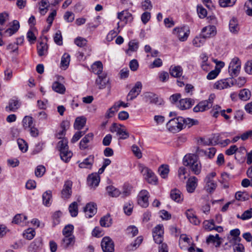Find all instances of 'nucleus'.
Instances as JSON below:
<instances>
[{
    "label": "nucleus",
    "instance_id": "obj_22",
    "mask_svg": "<svg viewBox=\"0 0 252 252\" xmlns=\"http://www.w3.org/2000/svg\"><path fill=\"white\" fill-rule=\"evenodd\" d=\"M94 134L93 133H89L86 135L80 141L79 147L81 150H85L88 148V144L93 140Z\"/></svg>",
    "mask_w": 252,
    "mask_h": 252
},
{
    "label": "nucleus",
    "instance_id": "obj_52",
    "mask_svg": "<svg viewBox=\"0 0 252 252\" xmlns=\"http://www.w3.org/2000/svg\"><path fill=\"white\" fill-rule=\"evenodd\" d=\"M203 227L205 229L211 231L215 228V223L213 220H205L203 222Z\"/></svg>",
    "mask_w": 252,
    "mask_h": 252
},
{
    "label": "nucleus",
    "instance_id": "obj_45",
    "mask_svg": "<svg viewBox=\"0 0 252 252\" xmlns=\"http://www.w3.org/2000/svg\"><path fill=\"white\" fill-rule=\"evenodd\" d=\"M236 217L237 218L243 220L251 219L252 217V208H250L245 211L242 215L237 214Z\"/></svg>",
    "mask_w": 252,
    "mask_h": 252
},
{
    "label": "nucleus",
    "instance_id": "obj_28",
    "mask_svg": "<svg viewBox=\"0 0 252 252\" xmlns=\"http://www.w3.org/2000/svg\"><path fill=\"white\" fill-rule=\"evenodd\" d=\"M170 75L176 78L180 77L183 73L182 68L179 65L172 66H171L169 69Z\"/></svg>",
    "mask_w": 252,
    "mask_h": 252
},
{
    "label": "nucleus",
    "instance_id": "obj_38",
    "mask_svg": "<svg viewBox=\"0 0 252 252\" xmlns=\"http://www.w3.org/2000/svg\"><path fill=\"white\" fill-rule=\"evenodd\" d=\"M112 224V220L109 214L102 217L100 220V224L102 227H109Z\"/></svg>",
    "mask_w": 252,
    "mask_h": 252
},
{
    "label": "nucleus",
    "instance_id": "obj_41",
    "mask_svg": "<svg viewBox=\"0 0 252 252\" xmlns=\"http://www.w3.org/2000/svg\"><path fill=\"white\" fill-rule=\"evenodd\" d=\"M251 96V91L247 89H243L240 91L239 94V98L244 101L248 100Z\"/></svg>",
    "mask_w": 252,
    "mask_h": 252
},
{
    "label": "nucleus",
    "instance_id": "obj_3",
    "mask_svg": "<svg viewBox=\"0 0 252 252\" xmlns=\"http://www.w3.org/2000/svg\"><path fill=\"white\" fill-rule=\"evenodd\" d=\"M184 120L182 117H178L171 119L167 123L168 129L173 132L179 131L184 128Z\"/></svg>",
    "mask_w": 252,
    "mask_h": 252
},
{
    "label": "nucleus",
    "instance_id": "obj_49",
    "mask_svg": "<svg viewBox=\"0 0 252 252\" xmlns=\"http://www.w3.org/2000/svg\"><path fill=\"white\" fill-rule=\"evenodd\" d=\"M205 41V38L203 36L202 37L196 36L192 40V44L194 46L199 47L203 45Z\"/></svg>",
    "mask_w": 252,
    "mask_h": 252
},
{
    "label": "nucleus",
    "instance_id": "obj_60",
    "mask_svg": "<svg viewBox=\"0 0 252 252\" xmlns=\"http://www.w3.org/2000/svg\"><path fill=\"white\" fill-rule=\"evenodd\" d=\"M62 215V213L60 211H56L54 213L53 215V225L55 226L58 224L60 222V218Z\"/></svg>",
    "mask_w": 252,
    "mask_h": 252
},
{
    "label": "nucleus",
    "instance_id": "obj_21",
    "mask_svg": "<svg viewBox=\"0 0 252 252\" xmlns=\"http://www.w3.org/2000/svg\"><path fill=\"white\" fill-rule=\"evenodd\" d=\"M94 162V156L93 155L89 156L85 158L82 162L77 161L79 167L80 168H91Z\"/></svg>",
    "mask_w": 252,
    "mask_h": 252
},
{
    "label": "nucleus",
    "instance_id": "obj_23",
    "mask_svg": "<svg viewBox=\"0 0 252 252\" xmlns=\"http://www.w3.org/2000/svg\"><path fill=\"white\" fill-rule=\"evenodd\" d=\"M194 101L191 98H185L180 100L178 107L182 110L189 109L194 104Z\"/></svg>",
    "mask_w": 252,
    "mask_h": 252
},
{
    "label": "nucleus",
    "instance_id": "obj_31",
    "mask_svg": "<svg viewBox=\"0 0 252 252\" xmlns=\"http://www.w3.org/2000/svg\"><path fill=\"white\" fill-rule=\"evenodd\" d=\"M19 27V22L17 20H14L12 23V25L6 30L5 33L11 36L18 31Z\"/></svg>",
    "mask_w": 252,
    "mask_h": 252
},
{
    "label": "nucleus",
    "instance_id": "obj_2",
    "mask_svg": "<svg viewBox=\"0 0 252 252\" xmlns=\"http://www.w3.org/2000/svg\"><path fill=\"white\" fill-rule=\"evenodd\" d=\"M138 170L144 176V179L150 184H156L157 178L154 173L149 168L142 164L138 165Z\"/></svg>",
    "mask_w": 252,
    "mask_h": 252
},
{
    "label": "nucleus",
    "instance_id": "obj_6",
    "mask_svg": "<svg viewBox=\"0 0 252 252\" xmlns=\"http://www.w3.org/2000/svg\"><path fill=\"white\" fill-rule=\"evenodd\" d=\"M95 83L99 89H103L106 87L110 89L111 88L109 79L105 73L98 76V78L95 80Z\"/></svg>",
    "mask_w": 252,
    "mask_h": 252
},
{
    "label": "nucleus",
    "instance_id": "obj_58",
    "mask_svg": "<svg viewBox=\"0 0 252 252\" xmlns=\"http://www.w3.org/2000/svg\"><path fill=\"white\" fill-rule=\"evenodd\" d=\"M45 172V167L43 165H38L35 170V175L37 177H42Z\"/></svg>",
    "mask_w": 252,
    "mask_h": 252
},
{
    "label": "nucleus",
    "instance_id": "obj_32",
    "mask_svg": "<svg viewBox=\"0 0 252 252\" xmlns=\"http://www.w3.org/2000/svg\"><path fill=\"white\" fill-rule=\"evenodd\" d=\"M27 217L21 214H17L13 218L12 222L18 224L26 225Z\"/></svg>",
    "mask_w": 252,
    "mask_h": 252
},
{
    "label": "nucleus",
    "instance_id": "obj_8",
    "mask_svg": "<svg viewBox=\"0 0 252 252\" xmlns=\"http://www.w3.org/2000/svg\"><path fill=\"white\" fill-rule=\"evenodd\" d=\"M234 85V81L231 79H221L216 82L214 88L218 90H223L230 88Z\"/></svg>",
    "mask_w": 252,
    "mask_h": 252
},
{
    "label": "nucleus",
    "instance_id": "obj_56",
    "mask_svg": "<svg viewBox=\"0 0 252 252\" xmlns=\"http://www.w3.org/2000/svg\"><path fill=\"white\" fill-rule=\"evenodd\" d=\"M220 72V69L216 67L215 69L210 71L207 76V78L208 80H212L215 79Z\"/></svg>",
    "mask_w": 252,
    "mask_h": 252
},
{
    "label": "nucleus",
    "instance_id": "obj_24",
    "mask_svg": "<svg viewBox=\"0 0 252 252\" xmlns=\"http://www.w3.org/2000/svg\"><path fill=\"white\" fill-rule=\"evenodd\" d=\"M170 197L173 200L178 203L182 202L184 199L183 195L181 191L176 189L171 190Z\"/></svg>",
    "mask_w": 252,
    "mask_h": 252
},
{
    "label": "nucleus",
    "instance_id": "obj_5",
    "mask_svg": "<svg viewBox=\"0 0 252 252\" xmlns=\"http://www.w3.org/2000/svg\"><path fill=\"white\" fill-rule=\"evenodd\" d=\"M173 34L176 36L180 41L187 40L189 34V30L185 27H176L173 30Z\"/></svg>",
    "mask_w": 252,
    "mask_h": 252
},
{
    "label": "nucleus",
    "instance_id": "obj_36",
    "mask_svg": "<svg viewBox=\"0 0 252 252\" xmlns=\"http://www.w3.org/2000/svg\"><path fill=\"white\" fill-rule=\"evenodd\" d=\"M93 72L98 76L101 75L103 70V65L100 61L95 62L92 66Z\"/></svg>",
    "mask_w": 252,
    "mask_h": 252
},
{
    "label": "nucleus",
    "instance_id": "obj_4",
    "mask_svg": "<svg viewBox=\"0 0 252 252\" xmlns=\"http://www.w3.org/2000/svg\"><path fill=\"white\" fill-rule=\"evenodd\" d=\"M241 63L237 57L234 58L229 63L228 72L232 77H236L239 74L241 69Z\"/></svg>",
    "mask_w": 252,
    "mask_h": 252
},
{
    "label": "nucleus",
    "instance_id": "obj_1",
    "mask_svg": "<svg viewBox=\"0 0 252 252\" xmlns=\"http://www.w3.org/2000/svg\"><path fill=\"white\" fill-rule=\"evenodd\" d=\"M183 164L186 166H189L191 171L198 175L201 173V164L198 161V156L195 154H189L183 158Z\"/></svg>",
    "mask_w": 252,
    "mask_h": 252
},
{
    "label": "nucleus",
    "instance_id": "obj_27",
    "mask_svg": "<svg viewBox=\"0 0 252 252\" xmlns=\"http://www.w3.org/2000/svg\"><path fill=\"white\" fill-rule=\"evenodd\" d=\"M210 108V106L208 104V102L205 101L204 100H202L199 102L193 109V110L194 112H202L205 111L209 110Z\"/></svg>",
    "mask_w": 252,
    "mask_h": 252
},
{
    "label": "nucleus",
    "instance_id": "obj_59",
    "mask_svg": "<svg viewBox=\"0 0 252 252\" xmlns=\"http://www.w3.org/2000/svg\"><path fill=\"white\" fill-rule=\"evenodd\" d=\"M169 75L167 72L162 71L158 73L159 80L161 82H165L169 79Z\"/></svg>",
    "mask_w": 252,
    "mask_h": 252
},
{
    "label": "nucleus",
    "instance_id": "obj_14",
    "mask_svg": "<svg viewBox=\"0 0 252 252\" xmlns=\"http://www.w3.org/2000/svg\"><path fill=\"white\" fill-rule=\"evenodd\" d=\"M217 150L214 147L208 148L206 150L200 149L198 147L196 149V154L198 156H205L209 158H213L216 154Z\"/></svg>",
    "mask_w": 252,
    "mask_h": 252
},
{
    "label": "nucleus",
    "instance_id": "obj_63",
    "mask_svg": "<svg viewBox=\"0 0 252 252\" xmlns=\"http://www.w3.org/2000/svg\"><path fill=\"white\" fill-rule=\"evenodd\" d=\"M87 40L81 37H78L74 40L75 44L80 47L85 46L87 44Z\"/></svg>",
    "mask_w": 252,
    "mask_h": 252
},
{
    "label": "nucleus",
    "instance_id": "obj_18",
    "mask_svg": "<svg viewBox=\"0 0 252 252\" xmlns=\"http://www.w3.org/2000/svg\"><path fill=\"white\" fill-rule=\"evenodd\" d=\"M75 242V237L74 235L64 236L61 242V247L63 249H67L69 247H72Z\"/></svg>",
    "mask_w": 252,
    "mask_h": 252
},
{
    "label": "nucleus",
    "instance_id": "obj_43",
    "mask_svg": "<svg viewBox=\"0 0 252 252\" xmlns=\"http://www.w3.org/2000/svg\"><path fill=\"white\" fill-rule=\"evenodd\" d=\"M69 212L72 217H76L78 215V204L76 202L71 203L68 207Z\"/></svg>",
    "mask_w": 252,
    "mask_h": 252
},
{
    "label": "nucleus",
    "instance_id": "obj_64",
    "mask_svg": "<svg viewBox=\"0 0 252 252\" xmlns=\"http://www.w3.org/2000/svg\"><path fill=\"white\" fill-rule=\"evenodd\" d=\"M54 42L59 45L63 44V38L61 34V32L58 31L55 34L54 36Z\"/></svg>",
    "mask_w": 252,
    "mask_h": 252
},
{
    "label": "nucleus",
    "instance_id": "obj_10",
    "mask_svg": "<svg viewBox=\"0 0 252 252\" xmlns=\"http://www.w3.org/2000/svg\"><path fill=\"white\" fill-rule=\"evenodd\" d=\"M143 96L146 102H149L151 104L160 105L162 102V100L159 99L156 94L151 92L145 93Z\"/></svg>",
    "mask_w": 252,
    "mask_h": 252
},
{
    "label": "nucleus",
    "instance_id": "obj_57",
    "mask_svg": "<svg viewBox=\"0 0 252 252\" xmlns=\"http://www.w3.org/2000/svg\"><path fill=\"white\" fill-rule=\"evenodd\" d=\"M9 20V15L6 12L0 13V30L2 26Z\"/></svg>",
    "mask_w": 252,
    "mask_h": 252
},
{
    "label": "nucleus",
    "instance_id": "obj_40",
    "mask_svg": "<svg viewBox=\"0 0 252 252\" xmlns=\"http://www.w3.org/2000/svg\"><path fill=\"white\" fill-rule=\"evenodd\" d=\"M66 150H63L60 152V157L62 160L65 162L69 161L70 159L72 156V153L68 150V149H65Z\"/></svg>",
    "mask_w": 252,
    "mask_h": 252
},
{
    "label": "nucleus",
    "instance_id": "obj_61",
    "mask_svg": "<svg viewBox=\"0 0 252 252\" xmlns=\"http://www.w3.org/2000/svg\"><path fill=\"white\" fill-rule=\"evenodd\" d=\"M133 210V205L130 202L126 203L124 206L125 213L129 216L131 214Z\"/></svg>",
    "mask_w": 252,
    "mask_h": 252
},
{
    "label": "nucleus",
    "instance_id": "obj_54",
    "mask_svg": "<svg viewBox=\"0 0 252 252\" xmlns=\"http://www.w3.org/2000/svg\"><path fill=\"white\" fill-rule=\"evenodd\" d=\"M74 229V226L71 224H68L66 225L63 230V236H70L73 235L72 231Z\"/></svg>",
    "mask_w": 252,
    "mask_h": 252
},
{
    "label": "nucleus",
    "instance_id": "obj_44",
    "mask_svg": "<svg viewBox=\"0 0 252 252\" xmlns=\"http://www.w3.org/2000/svg\"><path fill=\"white\" fill-rule=\"evenodd\" d=\"M139 47V42L136 40H132L128 43V49L126 53L128 54L129 52H136Z\"/></svg>",
    "mask_w": 252,
    "mask_h": 252
},
{
    "label": "nucleus",
    "instance_id": "obj_12",
    "mask_svg": "<svg viewBox=\"0 0 252 252\" xmlns=\"http://www.w3.org/2000/svg\"><path fill=\"white\" fill-rule=\"evenodd\" d=\"M72 182L71 181H66L63 185L62 190V198L63 199H68L70 198L72 193Z\"/></svg>",
    "mask_w": 252,
    "mask_h": 252
},
{
    "label": "nucleus",
    "instance_id": "obj_20",
    "mask_svg": "<svg viewBox=\"0 0 252 252\" xmlns=\"http://www.w3.org/2000/svg\"><path fill=\"white\" fill-rule=\"evenodd\" d=\"M118 18L121 21L124 22L126 24L132 21L133 18L132 14L127 10H124L118 14Z\"/></svg>",
    "mask_w": 252,
    "mask_h": 252
},
{
    "label": "nucleus",
    "instance_id": "obj_16",
    "mask_svg": "<svg viewBox=\"0 0 252 252\" xmlns=\"http://www.w3.org/2000/svg\"><path fill=\"white\" fill-rule=\"evenodd\" d=\"M84 211L87 218H92L96 213V205L94 203H88L84 208Z\"/></svg>",
    "mask_w": 252,
    "mask_h": 252
},
{
    "label": "nucleus",
    "instance_id": "obj_35",
    "mask_svg": "<svg viewBox=\"0 0 252 252\" xmlns=\"http://www.w3.org/2000/svg\"><path fill=\"white\" fill-rule=\"evenodd\" d=\"M230 31L233 33H238L239 31V27L237 20L235 18H232L229 22V25Z\"/></svg>",
    "mask_w": 252,
    "mask_h": 252
},
{
    "label": "nucleus",
    "instance_id": "obj_50",
    "mask_svg": "<svg viewBox=\"0 0 252 252\" xmlns=\"http://www.w3.org/2000/svg\"><path fill=\"white\" fill-rule=\"evenodd\" d=\"M35 235V232L32 228H29L26 230L23 233L24 237L28 240H32Z\"/></svg>",
    "mask_w": 252,
    "mask_h": 252
},
{
    "label": "nucleus",
    "instance_id": "obj_17",
    "mask_svg": "<svg viewBox=\"0 0 252 252\" xmlns=\"http://www.w3.org/2000/svg\"><path fill=\"white\" fill-rule=\"evenodd\" d=\"M198 179L195 176L189 178L186 185V189L188 192L192 193L194 191L197 186Z\"/></svg>",
    "mask_w": 252,
    "mask_h": 252
},
{
    "label": "nucleus",
    "instance_id": "obj_42",
    "mask_svg": "<svg viewBox=\"0 0 252 252\" xmlns=\"http://www.w3.org/2000/svg\"><path fill=\"white\" fill-rule=\"evenodd\" d=\"M169 172V166L167 165L163 164L161 165L158 168V172L159 173L160 176L162 178H166Z\"/></svg>",
    "mask_w": 252,
    "mask_h": 252
},
{
    "label": "nucleus",
    "instance_id": "obj_13",
    "mask_svg": "<svg viewBox=\"0 0 252 252\" xmlns=\"http://www.w3.org/2000/svg\"><path fill=\"white\" fill-rule=\"evenodd\" d=\"M217 33L216 28L214 26H208L202 30V36L205 39L214 37Z\"/></svg>",
    "mask_w": 252,
    "mask_h": 252
},
{
    "label": "nucleus",
    "instance_id": "obj_62",
    "mask_svg": "<svg viewBox=\"0 0 252 252\" xmlns=\"http://www.w3.org/2000/svg\"><path fill=\"white\" fill-rule=\"evenodd\" d=\"M127 233L131 235L132 237L136 236L138 233L137 228L134 225L128 226L126 229Z\"/></svg>",
    "mask_w": 252,
    "mask_h": 252
},
{
    "label": "nucleus",
    "instance_id": "obj_48",
    "mask_svg": "<svg viewBox=\"0 0 252 252\" xmlns=\"http://www.w3.org/2000/svg\"><path fill=\"white\" fill-rule=\"evenodd\" d=\"M235 198L239 201H245L249 199V195L246 192L238 191L235 194Z\"/></svg>",
    "mask_w": 252,
    "mask_h": 252
},
{
    "label": "nucleus",
    "instance_id": "obj_11",
    "mask_svg": "<svg viewBox=\"0 0 252 252\" xmlns=\"http://www.w3.org/2000/svg\"><path fill=\"white\" fill-rule=\"evenodd\" d=\"M149 193L146 190H142L138 195V203L141 207L146 208L149 205Z\"/></svg>",
    "mask_w": 252,
    "mask_h": 252
},
{
    "label": "nucleus",
    "instance_id": "obj_33",
    "mask_svg": "<svg viewBox=\"0 0 252 252\" xmlns=\"http://www.w3.org/2000/svg\"><path fill=\"white\" fill-rule=\"evenodd\" d=\"M106 190L107 194L112 197H117L121 193L118 189L113 186H109L107 187Z\"/></svg>",
    "mask_w": 252,
    "mask_h": 252
},
{
    "label": "nucleus",
    "instance_id": "obj_19",
    "mask_svg": "<svg viewBox=\"0 0 252 252\" xmlns=\"http://www.w3.org/2000/svg\"><path fill=\"white\" fill-rule=\"evenodd\" d=\"M20 102L16 98H13L9 100L8 105L5 107V110L8 112H15L20 107Z\"/></svg>",
    "mask_w": 252,
    "mask_h": 252
},
{
    "label": "nucleus",
    "instance_id": "obj_46",
    "mask_svg": "<svg viewBox=\"0 0 252 252\" xmlns=\"http://www.w3.org/2000/svg\"><path fill=\"white\" fill-rule=\"evenodd\" d=\"M143 240V239L142 236L138 237L135 241L128 247L129 250L133 251L136 250L140 246Z\"/></svg>",
    "mask_w": 252,
    "mask_h": 252
},
{
    "label": "nucleus",
    "instance_id": "obj_39",
    "mask_svg": "<svg viewBox=\"0 0 252 252\" xmlns=\"http://www.w3.org/2000/svg\"><path fill=\"white\" fill-rule=\"evenodd\" d=\"M33 119L29 116H25L22 121L23 126L25 129L31 128L33 126Z\"/></svg>",
    "mask_w": 252,
    "mask_h": 252
},
{
    "label": "nucleus",
    "instance_id": "obj_15",
    "mask_svg": "<svg viewBox=\"0 0 252 252\" xmlns=\"http://www.w3.org/2000/svg\"><path fill=\"white\" fill-rule=\"evenodd\" d=\"M110 131L112 132H117V135L120 136V138L121 139H125L127 138L129 135V133L124 129H122L116 123H113L111 127Z\"/></svg>",
    "mask_w": 252,
    "mask_h": 252
},
{
    "label": "nucleus",
    "instance_id": "obj_25",
    "mask_svg": "<svg viewBox=\"0 0 252 252\" xmlns=\"http://www.w3.org/2000/svg\"><path fill=\"white\" fill-rule=\"evenodd\" d=\"M185 214L187 218L191 223L194 225H198L200 223V221L194 214L192 209H188Z\"/></svg>",
    "mask_w": 252,
    "mask_h": 252
},
{
    "label": "nucleus",
    "instance_id": "obj_26",
    "mask_svg": "<svg viewBox=\"0 0 252 252\" xmlns=\"http://www.w3.org/2000/svg\"><path fill=\"white\" fill-rule=\"evenodd\" d=\"M100 182V177L98 174H92L88 178V183L89 185L93 188L97 187Z\"/></svg>",
    "mask_w": 252,
    "mask_h": 252
},
{
    "label": "nucleus",
    "instance_id": "obj_9",
    "mask_svg": "<svg viewBox=\"0 0 252 252\" xmlns=\"http://www.w3.org/2000/svg\"><path fill=\"white\" fill-rule=\"evenodd\" d=\"M142 87V83L140 82H137L128 94L126 96V100L127 101H131L135 98L141 92Z\"/></svg>",
    "mask_w": 252,
    "mask_h": 252
},
{
    "label": "nucleus",
    "instance_id": "obj_55",
    "mask_svg": "<svg viewBox=\"0 0 252 252\" xmlns=\"http://www.w3.org/2000/svg\"><path fill=\"white\" fill-rule=\"evenodd\" d=\"M17 144L20 150L23 152H26L28 150V145L25 141L22 139L17 140Z\"/></svg>",
    "mask_w": 252,
    "mask_h": 252
},
{
    "label": "nucleus",
    "instance_id": "obj_37",
    "mask_svg": "<svg viewBox=\"0 0 252 252\" xmlns=\"http://www.w3.org/2000/svg\"><path fill=\"white\" fill-rule=\"evenodd\" d=\"M52 89L56 92L63 94L65 92L64 86L59 82H55L52 85Z\"/></svg>",
    "mask_w": 252,
    "mask_h": 252
},
{
    "label": "nucleus",
    "instance_id": "obj_34",
    "mask_svg": "<svg viewBox=\"0 0 252 252\" xmlns=\"http://www.w3.org/2000/svg\"><path fill=\"white\" fill-rule=\"evenodd\" d=\"M86 123V119L85 117L83 116L77 117L74 125V128L78 130L81 129L84 126Z\"/></svg>",
    "mask_w": 252,
    "mask_h": 252
},
{
    "label": "nucleus",
    "instance_id": "obj_30",
    "mask_svg": "<svg viewBox=\"0 0 252 252\" xmlns=\"http://www.w3.org/2000/svg\"><path fill=\"white\" fill-rule=\"evenodd\" d=\"M52 191L50 190H47L42 194V200L43 204L46 206H49L52 202Z\"/></svg>",
    "mask_w": 252,
    "mask_h": 252
},
{
    "label": "nucleus",
    "instance_id": "obj_53",
    "mask_svg": "<svg viewBox=\"0 0 252 252\" xmlns=\"http://www.w3.org/2000/svg\"><path fill=\"white\" fill-rule=\"evenodd\" d=\"M67 140L66 139H63L60 141L58 143V148L60 151L63 150H66L65 149H68L67 145Z\"/></svg>",
    "mask_w": 252,
    "mask_h": 252
},
{
    "label": "nucleus",
    "instance_id": "obj_29",
    "mask_svg": "<svg viewBox=\"0 0 252 252\" xmlns=\"http://www.w3.org/2000/svg\"><path fill=\"white\" fill-rule=\"evenodd\" d=\"M37 53L39 56L47 55L48 53V45L46 43L40 42L37 45Z\"/></svg>",
    "mask_w": 252,
    "mask_h": 252
},
{
    "label": "nucleus",
    "instance_id": "obj_47",
    "mask_svg": "<svg viewBox=\"0 0 252 252\" xmlns=\"http://www.w3.org/2000/svg\"><path fill=\"white\" fill-rule=\"evenodd\" d=\"M70 61V55L67 53H64L62 57L61 64L65 69L68 66Z\"/></svg>",
    "mask_w": 252,
    "mask_h": 252
},
{
    "label": "nucleus",
    "instance_id": "obj_7",
    "mask_svg": "<svg viewBox=\"0 0 252 252\" xmlns=\"http://www.w3.org/2000/svg\"><path fill=\"white\" fill-rule=\"evenodd\" d=\"M101 247L103 252H114V244L109 237H104L101 241Z\"/></svg>",
    "mask_w": 252,
    "mask_h": 252
},
{
    "label": "nucleus",
    "instance_id": "obj_51",
    "mask_svg": "<svg viewBox=\"0 0 252 252\" xmlns=\"http://www.w3.org/2000/svg\"><path fill=\"white\" fill-rule=\"evenodd\" d=\"M237 0H219V4L222 7L233 6Z\"/></svg>",
    "mask_w": 252,
    "mask_h": 252
}]
</instances>
